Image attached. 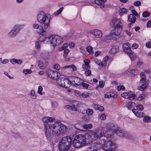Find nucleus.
<instances>
[{"label":"nucleus","instance_id":"ea45409f","mask_svg":"<svg viewBox=\"0 0 151 151\" xmlns=\"http://www.w3.org/2000/svg\"><path fill=\"white\" fill-rule=\"evenodd\" d=\"M31 97L32 98L35 99H36L37 96L35 94V91L34 90H32L30 93Z\"/></svg>","mask_w":151,"mask_h":151},{"label":"nucleus","instance_id":"2eb2a0df","mask_svg":"<svg viewBox=\"0 0 151 151\" xmlns=\"http://www.w3.org/2000/svg\"><path fill=\"white\" fill-rule=\"evenodd\" d=\"M91 33L96 38H100L102 35V32L100 30L97 29H94L91 32Z\"/></svg>","mask_w":151,"mask_h":151},{"label":"nucleus","instance_id":"5fc2aeb1","mask_svg":"<svg viewBox=\"0 0 151 151\" xmlns=\"http://www.w3.org/2000/svg\"><path fill=\"white\" fill-rule=\"evenodd\" d=\"M115 38V36L110 34V35L107 37V39L108 40H114Z\"/></svg>","mask_w":151,"mask_h":151},{"label":"nucleus","instance_id":"9d476101","mask_svg":"<svg viewBox=\"0 0 151 151\" xmlns=\"http://www.w3.org/2000/svg\"><path fill=\"white\" fill-rule=\"evenodd\" d=\"M21 29L20 26L19 25H15L12 29L9 32L7 36L9 37L12 38L15 37Z\"/></svg>","mask_w":151,"mask_h":151},{"label":"nucleus","instance_id":"3c124183","mask_svg":"<svg viewBox=\"0 0 151 151\" xmlns=\"http://www.w3.org/2000/svg\"><path fill=\"white\" fill-rule=\"evenodd\" d=\"M99 84L98 86L101 88H103L105 85V82L103 81H101L99 82Z\"/></svg>","mask_w":151,"mask_h":151},{"label":"nucleus","instance_id":"39448f33","mask_svg":"<svg viewBox=\"0 0 151 151\" xmlns=\"http://www.w3.org/2000/svg\"><path fill=\"white\" fill-rule=\"evenodd\" d=\"M100 128H102V130L103 132L102 135L96 140L98 139L97 142H96L92 144L93 148V150L92 151H97L102 148V145L105 141L104 139L102 138L101 137L103 136L104 134H106V132H105L106 128L102 127H99L95 130H98Z\"/></svg>","mask_w":151,"mask_h":151},{"label":"nucleus","instance_id":"423d86ee","mask_svg":"<svg viewBox=\"0 0 151 151\" xmlns=\"http://www.w3.org/2000/svg\"><path fill=\"white\" fill-rule=\"evenodd\" d=\"M60 125L59 124V123H52L53 127L54 129V130L56 132H54V134H56L57 136H60L61 134L66 132L67 129V127L64 125L62 123H60Z\"/></svg>","mask_w":151,"mask_h":151},{"label":"nucleus","instance_id":"5701e85b","mask_svg":"<svg viewBox=\"0 0 151 151\" xmlns=\"http://www.w3.org/2000/svg\"><path fill=\"white\" fill-rule=\"evenodd\" d=\"M128 19L130 22L134 23L136 21V17L134 16V15L132 14H130L128 16Z\"/></svg>","mask_w":151,"mask_h":151},{"label":"nucleus","instance_id":"a878e982","mask_svg":"<svg viewBox=\"0 0 151 151\" xmlns=\"http://www.w3.org/2000/svg\"><path fill=\"white\" fill-rule=\"evenodd\" d=\"M127 12V10L125 8L120 9L119 12V14L120 16H122L124 14H126Z\"/></svg>","mask_w":151,"mask_h":151},{"label":"nucleus","instance_id":"49530a36","mask_svg":"<svg viewBox=\"0 0 151 151\" xmlns=\"http://www.w3.org/2000/svg\"><path fill=\"white\" fill-rule=\"evenodd\" d=\"M83 62L84 64H83V65H88V66H89V63L90 62V61L89 59H85L84 60Z\"/></svg>","mask_w":151,"mask_h":151},{"label":"nucleus","instance_id":"f8f14e48","mask_svg":"<svg viewBox=\"0 0 151 151\" xmlns=\"http://www.w3.org/2000/svg\"><path fill=\"white\" fill-rule=\"evenodd\" d=\"M110 25L112 27H114V28L122 29V25L121 21L116 18L113 19L110 22Z\"/></svg>","mask_w":151,"mask_h":151},{"label":"nucleus","instance_id":"c9c22d12","mask_svg":"<svg viewBox=\"0 0 151 151\" xmlns=\"http://www.w3.org/2000/svg\"><path fill=\"white\" fill-rule=\"evenodd\" d=\"M131 92L129 93V94L128 95V96L127 99H129L130 100H132L135 97V95L134 93H131Z\"/></svg>","mask_w":151,"mask_h":151},{"label":"nucleus","instance_id":"e433bc0d","mask_svg":"<svg viewBox=\"0 0 151 151\" xmlns=\"http://www.w3.org/2000/svg\"><path fill=\"white\" fill-rule=\"evenodd\" d=\"M124 137L127 139H132V135L127 132H126Z\"/></svg>","mask_w":151,"mask_h":151},{"label":"nucleus","instance_id":"c85d7f7f","mask_svg":"<svg viewBox=\"0 0 151 151\" xmlns=\"http://www.w3.org/2000/svg\"><path fill=\"white\" fill-rule=\"evenodd\" d=\"M114 93L112 92H109L106 93L105 96L106 98H110L111 97H114Z\"/></svg>","mask_w":151,"mask_h":151},{"label":"nucleus","instance_id":"79ce46f5","mask_svg":"<svg viewBox=\"0 0 151 151\" xmlns=\"http://www.w3.org/2000/svg\"><path fill=\"white\" fill-rule=\"evenodd\" d=\"M52 106L54 108L56 107L58 105V104L57 102L55 101H51Z\"/></svg>","mask_w":151,"mask_h":151},{"label":"nucleus","instance_id":"cd10ccee","mask_svg":"<svg viewBox=\"0 0 151 151\" xmlns=\"http://www.w3.org/2000/svg\"><path fill=\"white\" fill-rule=\"evenodd\" d=\"M41 28V29H40V28L39 30H37V32L41 35L44 36H45L46 35V31L43 29V28Z\"/></svg>","mask_w":151,"mask_h":151},{"label":"nucleus","instance_id":"b1692460","mask_svg":"<svg viewBox=\"0 0 151 151\" xmlns=\"http://www.w3.org/2000/svg\"><path fill=\"white\" fill-rule=\"evenodd\" d=\"M10 62L13 64H15L16 63L20 64L22 63V60L20 59L17 60L13 58L10 60Z\"/></svg>","mask_w":151,"mask_h":151},{"label":"nucleus","instance_id":"a211bd4d","mask_svg":"<svg viewBox=\"0 0 151 151\" xmlns=\"http://www.w3.org/2000/svg\"><path fill=\"white\" fill-rule=\"evenodd\" d=\"M132 111L137 117H144V116L145 115V114L143 113L139 112L137 110L135 109H133Z\"/></svg>","mask_w":151,"mask_h":151},{"label":"nucleus","instance_id":"13d9d810","mask_svg":"<svg viewBox=\"0 0 151 151\" xmlns=\"http://www.w3.org/2000/svg\"><path fill=\"white\" fill-rule=\"evenodd\" d=\"M148 83L146 81L145 83L142 84L141 86L144 88L145 89L148 86Z\"/></svg>","mask_w":151,"mask_h":151},{"label":"nucleus","instance_id":"864d4df0","mask_svg":"<svg viewBox=\"0 0 151 151\" xmlns=\"http://www.w3.org/2000/svg\"><path fill=\"white\" fill-rule=\"evenodd\" d=\"M50 40V37H45L44 39L42 40V41L44 43H46L48 42Z\"/></svg>","mask_w":151,"mask_h":151},{"label":"nucleus","instance_id":"de8ad7c7","mask_svg":"<svg viewBox=\"0 0 151 151\" xmlns=\"http://www.w3.org/2000/svg\"><path fill=\"white\" fill-rule=\"evenodd\" d=\"M129 94V93L124 92L121 94L122 97L126 99H127L128 96V95Z\"/></svg>","mask_w":151,"mask_h":151},{"label":"nucleus","instance_id":"8fccbe9b","mask_svg":"<svg viewBox=\"0 0 151 151\" xmlns=\"http://www.w3.org/2000/svg\"><path fill=\"white\" fill-rule=\"evenodd\" d=\"M82 119L83 122H88L89 118L88 116H85L82 117Z\"/></svg>","mask_w":151,"mask_h":151},{"label":"nucleus","instance_id":"0eeeda50","mask_svg":"<svg viewBox=\"0 0 151 151\" xmlns=\"http://www.w3.org/2000/svg\"><path fill=\"white\" fill-rule=\"evenodd\" d=\"M107 129L109 130L114 131L115 133L118 136L121 137L122 136L124 130L121 129L120 128L114 123H107L106 125Z\"/></svg>","mask_w":151,"mask_h":151},{"label":"nucleus","instance_id":"412c9836","mask_svg":"<svg viewBox=\"0 0 151 151\" xmlns=\"http://www.w3.org/2000/svg\"><path fill=\"white\" fill-rule=\"evenodd\" d=\"M119 50V47L117 46H115L113 47L110 50V52L111 53L114 54L118 52Z\"/></svg>","mask_w":151,"mask_h":151},{"label":"nucleus","instance_id":"2f4dec72","mask_svg":"<svg viewBox=\"0 0 151 151\" xmlns=\"http://www.w3.org/2000/svg\"><path fill=\"white\" fill-rule=\"evenodd\" d=\"M128 54H129V56L132 60H134L136 58V54L134 52H132L131 51V52H130L129 53H128Z\"/></svg>","mask_w":151,"mask_h":151},{"label":"nucleus","instance_id":"f3484780","mask_svg":"<svg viewBox=\"0 0 151 151\" xmlns=\"http://www.w3.org/2000/svg\"><path fill=\"white\" fill-rule=\"evenodd\" d=\"M122 31V29H118L117 28H114V30L111 31L110 33L114 36H118L120 34Z\"/></svg>","mask_w":151,"mask_h":151},{"label":"nucleus","instance_id":"f257e3e1","mask_svg":"<svg viewBox=\"0 0 151 151\" xmlns=\"http://www.w3.org/2000/svg\"><path fill=\"white\" fill-rule=\"evenodd\" d=\"M102 129L100 128L98 130L90 132L85 135L80 134L76 136L72 141L73 146L75 148H78L96 140L102 135Z\"/></svg>","mask_w":151,"mask_h":151},{"label":"nucleus","instance_id":"69168bd1","mask_svg":"<svg viewBox=\"0 0 151 151\" xmlns=\"http://www.w3.org/2000/svg\"><path fill=\"white\" fill-rule=\"evenodd\" d=\"M145 98V96L144 95L141 96L140 95L137 99V100L138 101H140L142 99H143Z\"/></svg>","mask_w":151,"mask_h":151},{"label":"nucleus","instance_id":"4d7b16f0","mask_svg":"<svg viewBox=\"0 0 151 151\" xmlns=\"http://www.w3.org/2000/svg\"><path fill=\"white\" fill-rule=\"evenodd\" d=\"M117 90L119 91L121 90L124 91L125 90V88L123 86H119L117 87Z\"/></svg>","mask_w":151,"mask_h":151},{"label":"nucleus","instance_id":"0e129e2a","mask_svg":"<svg viewBox=\"0 0 151 151\" xmlns=\"http://www.w3.org/2000/svg\"><path fill=\"white\" fill-rule=\"evenodd\" d=\"M54 68L56 70H59L60 68V66L59 65L56 64L54 65Z\"/></svg>","mask_w":151,"mask_h":151},{"label":"nucleus","instance_id":"603ef678","mask_svg":"<svg viewBox=\"0 0 151 151\" xmlns=\"http://www.w3.org/2000/svg\"><path fill=\"white\" fill-rule=\"evenodd\" d=\"M44 65L42 66L40 65V68L41 69H43L45 68L47 65L48 64V61H45L44 63Z\"/></svg>","mask_w":151,"mask_h":151},{"label":"nucleus","instance_id":"20e7f679","mask_svg":"<svg viewBox=\"0 0 151 151\" xmlns=\"http://www.w3.org/2000/svg\"><path fill=\"white\" fill-rule=\"evenodd\" d=\"M37 21L40 23L43 24L45 29L47 28L49 25L50 18L48 16L42 11L40 12L37 15Z\"/></svg>","mask_w":151,"mask_h":151},{"label":"nucleus","instance_id":"a18cd8bd","mask_svg":"<svg viewBox=\"0 0 151 151\" xmlns=\"http://www.w3.org/2000/svg\"><path fill=\"white\" fill-rule=\"evenodd\" d=\"M150 15V13L147 12H145L142 14V16L144 17H147Z\"/></svg>","mask_w":151,"mask_h":151},{"label":"nucleus","instance_id":"f03ea898","mask_svg":"<svg viewBox=\"0 0 151 151\" xmlns=\"http://www.w3.org/2000/svg\"><path fill=\"white\" fill-rule=\"evenodd\" d=\"M72 138L70 136H66L63 137L58 145L60 151H68L72 145Z\"/></svg>","mask_w":151,"mask_h":151},{"label":"nucleus","instance_id":"e2e57ef3","mask_svg":"<svg viewBox=\"0 0 151 151\" xmlns=\"http://www.w3.org/2000/svg\"><path fill=\"white\" fill-rule=\"evenodd\" d=\"M141 3L140 1H136L134 3V5L136 6H139L141 5Z\"/></svg>","mask_w":151,"mask_h":151},{"label":"nucleus","instance_id":"4be33fe9","mask_svg":"<svg viewBox=\"0 0 151 151\" xmlns=\"http://www.w3.org/2000/svg\"><path fill=\"white\" fill-rule=\"evenodd\" d=\"M71 82L69 81L66 78L64 81V84L63 87L66 88H68L70 87L71 84Z\"/></svg>","mask_w":151,"mask_h":151},{"label":"nucleus","instance_id":"052dcab7","mask_svg":"<svg viewBox=\"0 0 151 151\" xmlns=\"http://www.w3.org/2000/svg\"><path fill=\"white\" fill-rule=\"evenodd\" d=\"M82 84L83 87V88H85L86 89H87L88 88V86H89L88 84L87 83H83V82L82 83Z\"/></svg>","mask_w":151,"mask_h":151},{"label":"nucleus","instance_id":"7c9ffc66","mask_svg":"<svg viewBox=\"0 0 151 151\" xmlns=\"http://www.w3.org/2000/svg\"><path fill=\"white\" fill-rule=\"evenodd\" d=\"M127 106L129 109L132 108L135 105V104L132 102H129L127 104Z\"/></svg>","mask_w":151,"mask_h":151},{"label":"nucleus","instance_id":"338daca9","mask_svg":"<svg viewBox=\"0 0 151 151\" xmlns=\"http://www.w3.org/2000/svg\"><path fill=\"white\" fill-rule=\"evenodd\" d=\"M146 47L148 48L151 47V42L149 41L146 42Z\"/></svg>","mask_w":151,"mask_h":151},{"label":"nucleus","instance_id":"774afa93","mask_svg":"<svg viewBox=\"0 0 151 151\" xmlns=\"http://www.w3.org/2000/svg\"><path fill=\"white\" fill-rule=\"evenodd\" d=\"M80 51L83 54H85L86 53V50L81 48H80Z\"/></svg>","mask_w":151,"mask_h":151},{"label":"nucleus","instance_id":"473e14b6","mask_svg":"<svg viewBox=\"0 0 151 151\" xmlns=\"http://www.w3.org/2000/svg\"><path fill=\"white\" fill-rule=\"evenodd\" d=\"M93 127V125L91 124H85L83 125V128L86 129H90Z\"/></svg>","mask_w":151,"mask_h":151},{"label":"nucleus","instance_id":"a19ab883","mask_svg":"<svg viewBox=\"0 0 151 151\" xmlns=\"http://www.w3.org/2000/svg\"><path fill=\"white\" fill-rule=\"evenodd\" d=\"M136 107L137 109L138 110L140 111H142L144 109L143 106L141 104L137 105Z\"/></svg>","mask_w":151,"mask_h":151},{"label":"nucleus","instance_id":"bb28decb","mask_svg":"<svg viewBox=\"0 0 151 151\" xmlns=\"http://www.w3.org/2000/svg\"><path fill=\"white\" fill-rule=\"evenodd\" d=\"M72 68V70L73 71H76L77 70L76 67L73 64L69 65H67L63 66V67L62 68V69L67 68Z\"/></svg>","mask_w":151,"mask_h":151},{"label":"nucleus","instance_id":"ddd939ff","mask_svg":"<svg viewBox=\"0 0 151 151\" xmlns=\"http://www.w3.org/2000/svg\"><path fill=\"white\" fill-rule=\"evenodd\" d=\"M71 83L75 85H79L82 84L83 80L79 77L73 76L71 78Z\"/></svg>","mask_w":151,"mask_h":151},{"label":"nucleus","instance_id":"393cba45","mask_svg":"<svg viewBox=\"0 0 151 151\" xmlns=\"http://www.w3.org/2000/svg\"><path fill=\"white\" fill-rule=\"evenodd\" d=\"M64 108L74 111H76L77 110V108L75 107V106L73 105L71 106L68 105L65 106Z\"/></svg>","mask_w":151,"mask_h":151},{"label":"nucleus","instance_id":"6e6d98bb","mask_svg":"<svg viewBox=\"0 0 151 151\" xmlns=\"http://www.w3.org/2000/svg\"><path fill=\"white\" fill-rule=\"evenodd\" d=\"M23 73L25 74H27V73H32V71L30 70H24L23 71Z\"/></svg>","mask_w":151,"mask_h":151},{"label":"nucleus","instance_id":"4c0bfd02","mask_svg":"<svg viewBox=\"0 0 151 151\" xmlns=\"http://www.w3.org/2000/svg\"><path fill=\"white\" fill-rule=\"evenodd\" d=\"M63 9V7H62L60 8L58 10L55 12L54 14L55 15L57 16L61 13Z\"/></svg>","mask_w":151,"mask_h":151},{"label":"nucleus","instance_id":"c03bdc74","mask_svg":"<svg viewBox=\"0 0 151 151\" xmlns=\"http://www.w3.org/2000/svg\"><path fill=\"white\" fill-rule=\"evenodd\" d=\"M93 113V111L91 109H88L86 111V113L88 115H91Z\"/></svg>","mask_w":151,"mask_h":151},{"label":"nucleus","instance_id":"6e6552de","mask_svg":"<svg viewBox=\"0 0 151 151\" xmlns=\"http://www.w3.org/2000/svg\"><path fill=\"white\" fill-rule=\"evenodd\" d=\"M104 142L102 145H104V150L106 151H113L117 147L116 144L114 142H112L111 141H106L104 139Z\"/></svg>","mask_w":151,"mask_h":151},{"label":"nucleus","instance_id":"6ab92c4d","mask_svg":"<svg viewBox=\"0 0 151 151\" xmlns=\"http://www.w3.org/2000/svg\"><path fill=\"white\" fill-rule=\"evenodd\" d=\"M106 0H95V3L98 5L100 6L101 8H103L105 5L104 2Z\"/></svg>","mask_w":151,"mask_h":151},{"label":"nucleus","instance_id":"37998d69","mask_svg":"<svg viewBox=\"0 0 151 151\" xmlns=\"http://www.w3.org/2000/svg\"><path fill=\"white\" fill-rule=\"evenodd\" d=\"M43 90V88L41 86H39L38 88V91H37V93L40 94L41 95H42L43 94L42 93V91Z\"/></svg>","mask_w":151,"mask_h":151},{"label":"nucleus","instance_id":"680f3d73","mask_svg":"<svg viewBox=\"0 0 151 151\" xmlns=\"http://www.w3.org/2000/svg\"><path fill=\"white\" fill-rule=\"evenodd\" d=\"M82 68L84 70H88L90 68V66H88L86 65H82Z\"/></svg>","mask_w":151,"mask_h":151},{"label":"nucleus","instance_id":"9b49d317","mask_svg":"<svg viewBox=\"0 0 151 151\" xmlns=\"http://www.w3.org/2000/svg\"><path fill=\"white\" fill-rule=\"evenodd\" d=\"M46 74L51 79L56 80L60 76V74L56 71L48 69L46 72Z\"/></svg>","mask_w":151,"mask_h":151},{"label":"nucleus","instance_id":"dca6fc26","mask_svg":"<svg viewBox=\"0 0 151 151\" xmlns=\"http://www.w3.org/2000/svg\"><path fill=\"white\" fill-rule=\"evenodd\" d=\"M123 48L124 52L126 54H128L131 51L130 45L129 43H124L123 45Z\"/></svg>","mask_w":151,"mask_h":151},{"label":"nucleus","instance_id":"72a5a7b5","mask_svg":"<svg viewBox=\"0 0 151 151\" xmlns=\"http://www.w3.org/2000/svg\"><path fill=\"white\" fill-rule=\"evenodd\" d=\"M143 121L145 122H150L151 118L149 116H144Z\"/></svg>","mask_w":151,"mask_h":151},{"label":"nucleus","instance_id":"f704fd0d","mask_svg":"<svg viewBox=\"0 0 151 151\" xmlns=\"http://www.w3.org/2000/svg\"><path fill=\"white\" fill-rule=\"evenodd\" d=\"M93 47L90 45H89L86 48V50L87 51L91 54L93 53Z\"/></svg>","mask_w":151,"mask_h":151},{"label":"nucleus","instance_id":"58836bf2","mask_svg":"<svg viewBox=\"0 0 151 151\" xmlns=\"http://www.w3.org/2000/svg\"><path fill=\"white\" fill-rule=\"evenodd\" d=\"M130 73L131 75H136L138 73V71L137 69H133L131 70Z\"/></svg>","mask_w":151,"mask_h":151},{"label":"nucleus","instance_id":"bf43d9fd","mask_svg":"<svg viewBox=\"0 0 151 151\" xmlns=\"http://www.w3.org/2000/svg\"><path fill=\"white\" fill-rule=\"evenodd\" d=\"M85 75L86 76H89L91 74V71L90 70H86L85 73Z\"/></svg>","mask_w":151,"mask_h":151},{"label":"nucleus","instance_id":"7ed1b4c3","mask_svg":"<svg viewBox=\"0 0 151 151\" xmlns=\"http://www.w3.org/2000/svg\"><path fill=\"white\" fill-rule=\"evenodd\" d=\"M45 132L47 139L50 142L53 141L54 136H57L54 133L55 132L53 127L52 123H44ZM56 133V132H55Z\"/></svg>","mask_w":151,"mask_h":151},{"label":"nucleus","instance_id":"09e8293b","mask_svg":"<svg viewBox=\"0 0 151 151\" xmlns=\"http://www.w3.org/2000/svg\"><path fill=\"white\" fill-rule=\"evenodd\" d=\"M68 45L67 43L64 44L62 47L60 48L59 50L60 51L63 50L68 47Z\"/></svg>","mask_w":151,"mask_h":151},{"label":"nucleus","instance_id":"aec40b11","mask_svg":"<svg viewBox=\"0 0 151 151\" xmlns=\"http://www.w3.org/2000/svg\"><path fill=\"white\" fill-rule=\"evenodd\" d=\"M66 78H62L60 77L57 80V82L58 84L60 85L63 87V86L64 84V81H65V79Z\"/></svg>","mask_w":151,"mask_h":151},{"label":"nucleus","instance_id":"4468645a","mask_svg":"<svg viewBox=\"0 0 151 151\" xmlns=\"http://www.w3.org/2000/svg\"><path fill=\"white\" fill-rule=\"evenodd\" d=\"M54 118L49 117H45L42 119V121L44 123H50L52 122L55 123H60L62 121L59 120H57L55 122Z\"/></svg>","mask_w":151,"mask_h":151},{"label":"nucleus","instance_id":"c756f323","mask_svg":"<svg viewBox=\"0 0 151 151\" xmlns=\"http://www.w3.org/2000/svg\"><path fill=\"white\" fill-rule=\"evenodd\" d=\"M74 127L76 129L79 130H82L83 126L81 125L80 123H76Z\"/></svg>","mask_w":151,"mask_h":151},{"label":"nucleus","instance_id":"1a4fd4ad","mask_svg":"<svg viewBox=\"0 0 151 151\" xmlns=\"http://www.w3.org/2000/svg\"><path fill=\"white\" fill-rule=\"evenodd\" d=\"M50 44L55 46L59 45L63 42V38L57 35H53L50 37Z\"/></svg>","mask_w":151,"mask_h":151}]
</instances>
